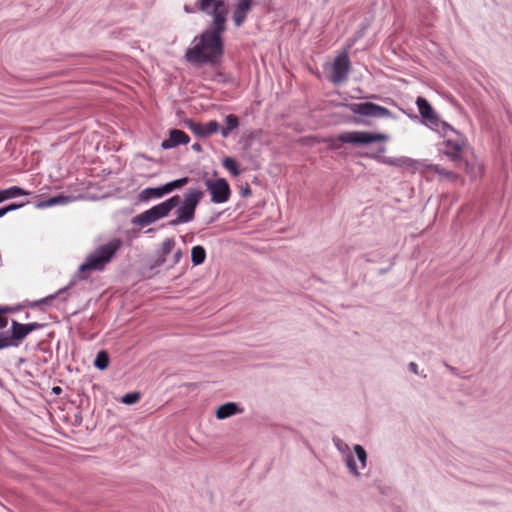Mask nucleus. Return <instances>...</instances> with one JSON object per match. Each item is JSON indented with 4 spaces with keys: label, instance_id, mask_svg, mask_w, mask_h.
<instances>
[{
    "label": "nucleus",
    "instance_id": "nucleus-3",
    "mask_svg": "<svg viewBox=\"0 0 512 512\" xmlns=\"http://www.w3.org/2000/svg\"><path fill=\"white\" fill-rule=\"evenodd\" d=\"M179 203L180 197L178 195L172 196L166 201L135 216L132 222L140 226L150 225L159 219L166 217L172 209L179 205Z\"/></svg>",
    "mask_w": 512,
    "mask_h": 512
},
{
    "label": "nucleus",
    "instance_id": "nucleus-14",
    "mask_svg": "<svg viewBox=\"0 0 512 512\" xmlns=\"http://www.w3.org/2000/svg\"><path fill=\"white\" fill-rule=\"evenodd\" d=\"M426 173H432L438 175L440 180H445L449 182L456 181L458 179V175L450 171L438 164H430L427 165L425 168Z\"/></svg>",
    "mask_w": 512,
    "mask_h": 512
},
{
    "label": "nucleus",
    "instance_id": "nucleus-15",
    "mask_svg": "<svg viewBox=\"0 0 512 512\" xmlns=\"http://www.w3.org/2000/svg\"><path fill=\"white\" fill-rule=\"evenodd\" d=\"M416 104H417L419 113L423 118H425L429 121L436 120V114L434 112V109L432 108V106L429 104V102L425 98L418 97L416 100Z\"/></svg>",
    "mask_w": 512,
    "mask_h": 512
},
{
    "label": "nucleus",
    "instance_id": "nucleus-35",
    "mask_svg": "<svg viewBox=\"0 0 512 512\" xmlns=\"http://www.w3.org/2000/svg\"><path fill=\"white\" fill-rule=\"evenodd\" d=\"M54 297H55L54 295H50V296H48V297H46V298H44V299L40 300V301L38 302V304H40V303H48L50 300L54 299Z\"/></svg>",
    "mask_w": 512,
    "mask_h": 512
},
{
    "label": "nucleus",
    "instance_id": "nucleus-28",
    "mask_svg": "<svg viewBox=\"0 0 512 512\" xmlns=\"http://www.w3.org/2000/svg\"><path fill=\"white\" fill-rule=\"evenodd\" d=\"M354 451L357 455V458L362 463V466L365 467L366 460H367V454H366V451L364 450V448L360 445H355Z\"/></svg>",
    "mask_w": 512,
    "mask_h": 512
},
{
    "label": "nucleus",
    "instance_id": "nucleus-4",
    "mask_svg": "<svg viewBox=\"0 0 512 512\" xmlns=\"http://www.w3.org/2000/svg\"><path fill=\"white\" fill-rule=\"evenodd\" d=\"M201 190L192 189L185 193L182 205L176 210V219L171 222L173 225L188 223L194 219L195 211L203 198Z\"/></svg>",
    "mask_w": 512,
    "mask_h": 512
},
{
    "label": "nucleus",
    "instance_id": "nucleus-13",
    "mask_svg": "<svg viewBox=\"0 0 512 512\" xmlns=\"http://www.w3.org/2000/svg\"><path fill=\"white\" fill-rule=\"evenodd\" d=\"M252 0H238L233 12V21L237 27H240L250 11Z\"/></svg>",
    "mask_w": 512,
    "mask_h": 512
},
{
    "label": "nucleus",
    "instance_id": "nucleus-32",
    "mask_svg": "<svg viewBox=\"0 0 512 512\" xmlns=\"http://www.w3.org/2000/svg\"><path fill=\"white\" fill-rule=\"evenodd\" d=\"M347 465L352 473H354L356 475L359 474V472L357 470V466L352 458L347 459Z\"/></svg>",
    "mask_w": 512,
    "mask_h": 512
},
{
    "label": "nucleus",
    "instance_id": "nucleus-31",
    "mask_svg": "<svg viewBox=\"0 0 512 512\" xmlns=\"http://www.w3.org/2000/svg\"><path fill=\"white\" fill-rule=\"evenodd\" d=\"M7 312V309H4V308H1L0 307V329H3L7 326L8 324V319L3 316L2 314L6 313Z\"/></svg>",
    "mask_w": 512,
    "mask_h": 512
},
{
    "label": "nucleus",
    "instance_id": "nucleus-34",
    "mask_svg": "<svg viewBox=\"0 0 512 512\" xmlns=\"http://www.w3.org/2000/svg\"><path fill=\"white\" fill-rule=\"evenodd\" d=\"M409 369H410V371H411L412 373H414V374H418V366H417V364H416V363L411 362V363L409 364Z\"/></svg>",
    "mask_w": 512,
    "mask_h": 512
},
{
    "label": "nucleus",
    "instance_id": "nucleus-33",
    "mask_svg": "<svg viewBox=\"0 0 512 512\" xmlns=\"http://www.w3.org/2000/svg\"><path fill=\"white\" fill-rule=\"evenodd\" d=\"M182 257H183L182 251L177 250L173 255V264L174 265L178 264L181 261Z\"/></svg>",
    "mask_w": 512,
    "mask_h": 512
},
{
    "label": "nucleus",
    "instance_id": "nucleus-27",
    "mask_svg": "<svg viewBox=\"0 0 512 512\" xmlns=\"http://www.w3.org/2000/svg\"><path fill=\"white\" fill-rule=\"evenodd\" d=\"M140 399V394L138 392L127 393L122 397V403L131 405L138 402Z\"/></svg>",
    "mask_w": 512,
    "mask_h": 512
},
{
    "label": "nucleus",
    "instance_id": "nucleus-6",
    "mask_svg": "<svg viewBox=\"0 0 512 512\" xmlns=\"http://www.w3.org/2000/svg\"><path fill=\"white\" fill-rule=\"evenodd\" d=\"M387 138V135L382 133L348 131L339 134L337 140L342 143H349L354 145H368L374 142L386 141Z\"/></svg>",
    "mask_w": 512,
    "mask_h": 512
},
{
    "label": "nucleus",
    "instance_id": "nucleus-19",
    "mask_svg": "<svg viewBox=\"0 0 512 512\" xmlns=\"http://www.w3.org/2000/svg\"><path fill=\"white\" fill-rule=\"evenodd\" d=\"M225 124L226 126L221 129V135L226 138L229 136L230 132L238 128L239 126V119L234 114H229L225 118Z\"/></svg>",
    "mask_w": 512,
    "mask_h": 512
},
{
    "label": "nucleus",
    "instance_id": "nucleus-26",
    "mask_svg": "<svg viewBox=\"0 0 512 512\" xmlns=\"http://www.w3.org/2000/svg\"><path fill=\"white\" fill-rule=\"evenodd\" d=\"M175 247V240L173 238H166L161 245V256L162 261H165V257L172 252Z\"/></svg>",
    "mask_w": 512,
    "mask_h": 512
},
{
    "label": "nucleus",
    "instance_id": "nucleus-16",
    "mask_svg": "<svg viewBox=\"0 0 512 512\" xmlns=\"http://www.w3.org/2000/svg\"><path fill=\"white\" fill-rule=\"evenodd\" d=\"M240 412H242V410L237 406V404L228 402L217 408L216 417L218 419H225Z\"/></svg>",
    "mask_w": 512,
    "mask_h": 512
},
{
    "label": "nucleus",
    "instance_id": "nucleus-7",
    "mask_svg": "<svg viewBox=\"0 0 512 512\" xmlns=\"http://www.w3.org/2000/svg\"><path fill=\"white\" fill-rule=\"evenodd\" d=\"M205 186L210 192L211 201L216 204L225 203L230 199L231 189L226 179L218 178L216 180L207 179Z\"/></svg>",
    "mask_w": 512,
    "mask_h": 512
},
{
    "label": "nucleus",
    "instance_id": "nucleus-12",
    "mask_svg": "<svg viewBox=\"0 0 512 512\" xmlns=\"http://www.w3.org/2000/svg\"><path fill=\"white\" fill-rule=\"evenodd\" d=\"M192 132L200 137H207L220 130V125L217 121L211 120L208 123H192L190 126Z\"/></svg>",
    "mask_w": 512,
    "mask_h": 512
},
{
    "label": "nucleus",
    "instance_id": "nucleus-17",
    "mask_svg": "<svg viewBox=\"0 0 512 512\" xmlns=\"http://www.w3.org/2000/svg\"><path fill=\"white\" fill-rule=\"evenodd\" d=\"M164 195H166V192L164 190V186L161 187H155V188H145L139 193V200L140 201H148L150 199H156L161 198Z\"/></svg>",
    "mask_w": 512,
    "mask_h": 512
},
{
    "label": "nucleus",
    "instance_id": "nucleus-8",
    "mask_svg": "<svg viewBox=\"0 0 512 512\" xmlns=\"http://www.w3.org/2000/svg\"><path fill=\"white\" fill-rule=\"evenodd\" d=\"M350 59L348 53L345 51L339 54L332 64V71L329 80L334 84H340L347 80L350 72Z\"/></svg>",
    "mask_w": 512,
    "mask_h": 512
},
{
    "label": "nucleus",
    "instance_id": "nucleus-20",
    "mask_svg": "<svg viewBox=\"0 0 512 512\" xmlns=\"http://www.w3.org/2000/svg\"><path fill=\"white\" fill-rule=\"evenodd\" d=\"M375 158L387 165L390 166H396V167H403V166H411L412 160L409 158H391V157H384L381 158L379 156H375Z\"/></svg>",
    "mask_w": 512,
    "mask_h": 512
},
{
    "label": "nucleus",
    "instance_id": "nucleus-36",
    "mask_svg": "<svg viewBox=\"0 0 512 512\" xmlns=\"http://www.w3.org/2000/svg\"><path fill=\"white\" fill-rule=\"evenodd\" d=\"M184 10L187 12V13H193L195 11L194 8H191L189 7L188 5H185L184 6Z\"/></svg>",
    "mask_w": 512,
    "mask_h": 512
},
{
    "label": "nucleus",
    "instance_id": "nucleus-10",
    "mask_svg": "<svg viewBox=\"0 0 512 512\" xmlns=\"http://www.w3.org/2000/svg\"><path fill=\"white\" fill-rule=\"evenodd\" d=\"M41 327L42 324L37 322L22 324L13 320L11 325V335L9 336L11 343H15V346H18L19 342L24 340L29 333L38 330Z\"/></svg>",
    "mask_w": 512,
    "mask_h": 512
},
{
    "label": "nucleus",
    "instance_id": "nucleus-21",
    "mask_svg": "<svg viewBox=\"0 0 512 512\" xmlns=\"http://www.w3.org/2000/svg\"><path fill=\"white\" fill-rule=\"evenodd\" d=\"M206 251L204 247L198 245L191 249V261L194 266L201 265L205 262Z\"/></svg>",
    "mask_w": 512,
    "mask_h": 512
},
{
    "label": "nucleus",
    "instance_id": "nucleus-37",
    "mask_svg": "<svg viewBox=\"0 0 512 512\" xmlns=\"http://www.w3.org/2000/svg\"><path fill=\"white\" fill-rule=\"evenodd\" d=\"M61 391V388L60 387H54L53 388V392L54 393H59Z\"/></svg>",
    "mask_w": 512,
    "mask_h": 512
},
{
    "label": "nucleus",
    "instance_id": "nucleus-5",
    "mask_svg": "<svg viewBox=\"0 0 512 512\" xmlns=\"http://www.w3.org/2000/svg\"><path fill=\"white\" fill-rule=\"evenodd\" d=\"M465 145V139L460 135H456L455 138H448L444 141L442 151L444 155L455 163V167L464 170L471 176H475L470 169L469 163L462 158Z\"/></svg>",
    "mask_w": 512,
    "mask_h": 512
},
{
    "label": "nucleus",
    "instance_id": "nucleus-38",
    "mask_svg": "<svg viewBox=\"0 0 512 512\" xmlns=\"http://www.w3.org/2000/svg\"><path fill=\"white\" fill-rule=\"evenodd\" d=\"M193 149H195V150H200V145H199V144H194V145H193Z\"/></svg>",
    "mask_w": 512,
    "mask_h": 512
},
{
    "label": "nucleus",
    "instance_id": "nucleus-22",
    "mask_svg": "<svg viewBox=\"0 0 512 512\" xmlns=\"http://www.w3.org/2000/svg\"><path fill=\"white\" fill-rule=\"evenodd\" d=\"M188 182H189V178L183 177V178L171 181L163 186H164V190H165L166 194H168L175 189H180V188L184 187L186 184H188Z\"/></svg>",
    "mask_w": 512,
    "mask_h": 512
},
{
    "label": "nucleus",
    "instance_id": "nucleus-2",
    "mask_svg": "<svg viewBox=\"0 0 512 512\" xmlns=\"http://www.w3.org/2000/svg\"><path fill=\"white\" fill-rule=\"evenodd\" d=\"M123 242L114 238L108 243L100 245L90 253L85 262L79 266L78 273L81 279H86L91 271H102L116 255Z\"/></svg>",
    "mask_w": 512,
    "mask_h": 512
},
{
    "label": "nucleus",
    "instance_id": "nucleus-29",
    "mask_svg": "<svg viewBox=\"0 0 512 512\" xmlns=\"http://www.w3.org/2000/svg\"><path fill=\"white\" fill-rule=\"evenodd\" d=\"M16 345L11 343V339L6 333L0 332V350Z\"/></svg>",
    "mask_w": 512,
    "mask_h": 512
},
{
    "label": "nucleus",
    "instance_id": "nucleus-25",
    "mask_svg": "<svg viewBox=\"0 0 512 512\" xmlns=\"http://www.w3.org/2000/svg\"><path fill=\"white\" fill-rule=\"evenodd\" d=\"M66 202H67V197H65L63 195H58V196L51 197L48 200L39 203L37 205V207H39V208L51 207V206L63 204Z\"/></svg>",
    "mask_w": 512,
    "mask_h": 512
},
{
    "label": "nucleus",
    "instance_id": "nucleus-9",
    "mask_svg": "<svg viewBox=\"0 0 512 512\" xmlns=\"http://www.w3.org/2000/svg\"><path fill=\"white\" fill-rule=\"evenodd\" d=\"M347 107L354 114H359L362 116L381 118L391 115L389 109L372 102L351 103L348 104Z\"/></svg>",
    "mask_w": 512,
    "mask_h": 512
},
{
    "label": "nucleus",
    "instance_id": "nucleus-23",
    "mask_svg": "<svg viewBox=\"0 0 512 512\" xmlns=\"http://www.w3.org/2000/svg\"><path fill=\"white\" fill-rule=\"evenodd\" d=\"M95 367H97L100 370H104L109 366V355L106 351H100L98 352L95 361H94Z\"/></svg>",
    "mask_w": 512,
    "mask_h": 512
},
{
    "label": "nucleus",
    "instance_id": "nucleus-24",
    "mask_svg": "<svg viewBox=\"0 0 512 512\" xmlns=\"http://www.w3.org/2000/svg\"><path fill=\"white\" fill-rule=\"evenodd\" d=\"M223 166L226 168L233 176H239L240 175V169L238 166V163L235 159L231 157H226L223 160Z\"/></svg>",
    "mask_w": 512,
    "mask_h": 512
},
{
    "label": "nucleus",
    "instance_id": "nucleus-11",
    "mask_svg": "<svg viewBox=\"0 0 512 512\" xmlns=\"http://www.w3.org/2000/svg\"><path fill=\"white\" fill-rule=\"evenodd\" d=\"M190 141V137L182 130L173 129L169 133V138L165 139L161 147L163 149H171L180 144H188Z\"/></svg>",
    "mask_w": 512,
    "mask_h": 512
},
{
    "label": "nucleus",
    "instance_id": "nucleus-30",
    "mask_svg": "<svg viewBox=\"0 0 512 512\" xmlns=\"http://www.w3.org/2000/svg\"><path fill=\"white\" fill-rule=\"evenodd\" d=\"M22 206H23V204H14L13 203V204H10V205H8L6 207H3V208L0 209V217H3L8 212L13 211V210H15V209H17L19 207H22Z\"/></svg>",
    "mask_w": 512,
    "mask_h": 512
},
{
    "label": "nucleus",
    "instance_id": "nucleus-18",
    "mask_svg": "<svg viewBox=\"0 0 512 512\" xmlns=\"http://www.w3.org/2000/svg\"><path fill=\"white\" fill-rule=\"evenodd\" d=\"M29 195V192L18 187V186H12L8 189L0 190V197L2 202L11 199L17 196H26Z\"/></svg>",
    "mask_w": 512,
    "mask_h": 512
},
{
    "label": "nucleus",
    "instance_id": "nucleus-1",
    "mask_svg": "<svg viewBox=\"0 0 512 512\" xmlns=\"http://www.w3.org/2000/svg\"><path fill=\"white\" fill-rule=\"evenodd\" d=\"M198 10L213 16V28L205 30L194 39V46L186 51L185 57L193 64H215L223 55L222 33L226 29V15L223 0H198Z\"/></svg>",
    "mask_w": 512,
    "mask_h": 512
}]
</instances>
